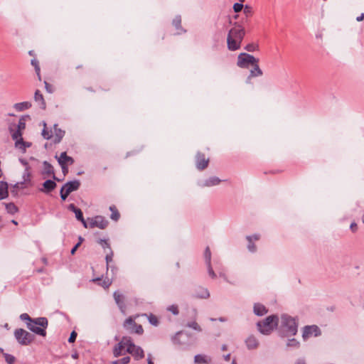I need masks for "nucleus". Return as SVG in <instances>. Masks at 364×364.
<instances>
[{
    "label": "nucleus",
    "instance_id": "nucleus-1",
    "mask_svg": "<svg viewBox=\"0 0 364 364\" xmlns=\"http://www.w3.org/2000/svg\"><path fill=\"white\" fill-rule=\"evenodd\" d=\"M245 35V31L243 27L240 25H235L229 31L227 38L228 48L232 51L240 49Z\"/></svg>",
    "mask_w": 364,
    "mask_h": 364
},
{
    "label": "nucleus",
    "instance_id": "nucleus-2",
    "mask_svg": "<svg viewBox=\"0 0 364 364\" xmlns=\"http://www.w3.org/2000/svg\"><path fill=\"white\" fill-rule=\"evenodd\" d=\"M279 317L276 315L267 316L257 323L258 331L264 335L270 334L278 326Z\"/></svg>",
    "mask_w": 364,
    "mask_h": 364
},
{
    "label": "nucleus",
    "instance_id": "nucleus-3",
    "mask_svg": "<svg viewBox=\"0 0 364 364\" xmlns=\"http://www.w3.org/2000/svg\"><path fill=\"white\" fill-rule=\"evenodd\" d=\"M26 324L28 328L33 333L42 336H46V328L48 324V319L46 318L39 317L34 319L33 322L27 323Z\"/></svg>",
    "mask_w": 364,
    "mask_h": 364
},
{
    "label": "nucleus",
    "instance_id": "nucleus-4",
    "mask_svg": "<svg viewBox=\"0 0 364 364\" xmlns=\"http://www.w3.org/2000/svg\"><path fill=\"white\" fill-rule=\"evenodd\" d=\"M297 327V323L294 318L287 315L282 316V328L287 336L296 335Z\"/></svg>",
    "mask_w": 364,
    "mask_h": 364
},
{
    "label": "nucleus",
    "instance_id": "nucleus-5",
    "mask_svg": "<svg viewBox=\"0 0 364 364\" xmlns=\"http://www.w3.org/2000/svg\"><path fill=\"white\" fill-rule=\"evenodd\" d=\"M14 336L17 341L23 346L29 345L34 339V336L23 328L16 329Z\"/></svg>",
    "mask_w": 364,
    "mask_h": 364
},
{
    "label": "nucleus",
    "instance_id": "nucleus-6",
    "mask_svg": "<svg viewBox=\"0 0 364 364\" xmlns=\"http://www.w3.org/2000/svg\"><path fill=\"white\" fill-rule=\"evenodd\" d=\"M138 316V315H136L127 318L123 326L129 332L141 335L144 333V329L141 325L137 324L134 321Z\"/></svg>",
    "mask_w": 364,
    "mask_h": 364
},
{
    "label": "nucleus",
    "instance_id": "nucleus-7",
    "mask_svg": "<svg viewBox=\"0 0 364 364\" xmlns=\"http://www.w3.org/2000/svg\"><path fill=\"white\" fill-rule=\"evenodd\" d=\"M259 63V59L246 53H240L237 57V65L242 68H247L250 65Z\"/></svg>",
    "mask_w": 364,
    "mask_h": 364
},
{
    "label": "nucleus",
    "instance_id": "nucleus-8",
    "mask_svg": "<svg viewBox=\"0 0 364 364\" xmlns=\"http://www.w3.org/2000/svg\"><path fill=\"white\" fill-rule=\"evenodd\" d=\"M89 228H98L101 230L105 229L108 225V220L102 215H97L90 218H88Z\"/></svg>",
    "mask_w": 364,
    "mask_h": 364
},
{
    "label": "nucleus",
    "instance_id": "nucleus-9",
    "mask_svg": "<svg viewBox=\"0 0 364 364\" xmlns=\"http://www.w3.org/2000/svg\"><path fill=\"white\" fill-rule=\"evenodd\" d=\"M130 342V337L124 336L121 341L114 346L113 348L114 356L117 358L124 354V350L128 348L129 343Z\"/></svg>",
    "mask_w": 364,
    "mask_h": 364
},
{
    "label": "nucleus",
    "instance_id": "nucleus-10",
    "mask_svg": "<svg viewBox=\"0 0 364 364\" xmlns=\"http://www.w3.org/2000/svg\"><path fill=\"white\" fill-rule=\"evenodd\" d=\"M127 352L131 354L136 360H139L144 357L143 349L140 346H136L131 337Z\"/></svg>",
    "mask_w": 364,
    "mask_h": 364
},
{
    "label": "nucleus",
    "instance_id": "nucleus-11",
    "mask_svg": "<svg viewBox=\"0 0 364 364\" xmlns=\"http://www.w3.org/2000/svg\"><path fill=\"white\" fill-rule=\"evenodd\" d=\"M321 334L319 328L316 325L306 326L304 327L303 331V338L306 339L311 336H318Z\"/></svg>",
    "mask_w": 364,
    "mask_h": 364
},
{
    "label": "nucleus",
    "instance_id": "nucleus-12",
    "mask_svg": "<svg viewBox=\"0 0 364 364\" xmlns=\"http://www.w3.org/2000/svg\"><path fill=\"white\" fill-rule=\"evenodd\" d=\"M58 161L62 169H66L68 171V166L72 165L74 163V160L72 157L68 156L66 152H62L60 156L58 158Z\"/></svg>",
    "mask_w": 364,
    "mask_h": 364
},
{
    "label": "nucleus",
    "instance_id": "nucleus-13",
    "mask_svg": "<svg viewBox=\"0 0 364 364\" xmlns=\"http://www.w3.org/2000/svg\"><path fill=\"white\" fill-rule=\"evenodd\" d=\"M209 163V160L205 158L204 154L198 153L196 155V167L199 170L205 169Z\"/></svg>",
    "mask_w": 364,
    "mask_h": 364
},
{
    "label": "nucleus",
    "instance_id": "nucleus-14",
    "mask_svg": "<svg viewBox=\"0 0 364 364\" xmlns=\"http://www.w3.org/2000/svg\"><path fill=\"white\" fill-rule=\"evenodd\" d=\"M57 186L56 183L54 181L52 180H46L43 183V188L40 189V191L44 193H49L52 191H53Z\"/></svg>",
    "mask_w": 364,
    "mask_h": 364
},
{
    "label": "nucleus",
    "instance_id": "nucleus-15",
    "mask_svg": "<svg viewBox=\"0 0 364 364\" xmlns=\"http://www.w3.org/2000/svg\"><path fill=\"white\" fill-rule=\"evenodd\" d=\"M65 135V131L60 129L58 124L53 126V141L55 144L60 143Z\"/></svg>",
    "mask_w": 364,
    "mask_h": 364
},
{
    "label": "nucleus",
    "instance_id": "nucleus-16",
    "mask_svg": "<svg viewBox=\"0 0 364 364\" xmlns=\"http://www.w3.org/2000/svg\"><path fill=\"white\" fill-rule=\"evenodd\" d=\"M80 186V183L78 180H74L72 181L67 182L63 185L62 188H65V191L70 193L73 191H77Z\"/></svg>",
    "mask_w": 364,
    "mask_h": 364
},
{
    "label": "nucleus",
    "instance_id": "nucleus-17",
    "mask_svg": "<svg viewBox=\"0 0 364 364\" xmlns=\"http://www.w3.org/2000/svg\"><path fill=\"white\" fill-rule=\"evenodd\" d=\"M12 138L16 140L15 145L16 147H18L20 149L23 148L25 149V142L23 140L22 138V133L20 130H16L12 134Z\"/></svg>",
    "mask_w": 364,
    "mask_h": 364
},
{
    "label": "nucleus",
    "instance_id": "nucleus-18",
    "mask_svg": "<svg viewBox=\"0 0 364 364\" xmlns=\"http://www.w3.org/2000/svg\"><path fill=\"white\" fill-rule=\"evenodd\" d=\"M193 296L196 299H207L210 296V294L207 289L198 287L196 289Z\"/></svg>",
    "mask_w": 364,
    "mask_h": 364
},
{
    "label": "nucleus",
    "instance_id": "nucleus-19",
    "mask_svg": "<svg viewBox=\"0 0 364 364\" xmlns=\"http://www.w3.org/2000/svg\"><path fill=\"white\" fill-rule=\"evenodd\" d=\"M253 69L250 70V75L247 79V82H250L252 77L262 76L263 75L262 70L259 68V63H255L253 65Z\"/></svg>",
    "mask_w": 364,
    "mask_h": 364
},
{
    "label": "nucleus",
    "instance_id": "nucleus-20",
    "mask_svg": "<svg viewBox=\"0 0 364 364\" xmlns=\"http://www.w3.org/2000/svg\"><path fill=\"white\" fill-rule=\"evenodd\" d=\"M245 344L249 350H254L259 346V341L255 336H250L245 340Z\"/></svg>",
    "mask_w": 364,
    "mask_h": 364
},
{
    "label": "nucleus",
    "instance_id": "nucleus-21",
    "mask_svg": "<svg viewBox=\"0 0 364 364\" xmlns=\"http://www.w3.org/2000/svg\"><path fill=\"white\" fill-rule=\"evenodd\" d=\"M114 299L119 308L122 311H124L125 304H124V296L119 291H115L114 293Z\"/></svg>",
    "mask_w": 364,
    "mask_h": 364
},
{
    "label": "nucleus",
    "instance_id": "nucleus-22",
    "mask_svg": "<svg viewBox=\"0 0 364 364\" xmlns=\"http://www.w3.org/2000/svg\"><path fill=\"white\" fill-rule=\"evenodd\" d=\"M9 196V186L5 181H0V200Z\"/></svg>",
    "mask_w": 364,
    "mask_h": 364
},
{
    "label": "nucleus",
    "instance_id": "nucleus-23",
    "mask_svg": "<svg viewBox=\"0 0 364 364\" xmlns=\"http://www.w3.org/2000/svg\"><path fill=\"white\" fill-rule=\"evenodd\" d=\"M254 313L257 316H261L267 313V309L263 304H259V303H256L254 305Z\"/></svg>",
    "mask_w": 364,
    "mask_h": 364
},
{
    "label": "nucleus",
    "instance_id": "nucleus-24",
    "mask_svg": "<svg viewBox=\"0 0 364 364\" xmlns=\"http://www.w3.org/2000/svg\"><path fill=\"white\" fill-rule=\"evenodd\" d=\"M43 174H45L48 176L53 175V178H55V175H54V168H53V166L47 161H44L43 164Z\"/></svg>",
    "mask_w": 364,
    "mask_h": 364
},
{
    "label": "nucleus",
    "instance_id": "nucleus-25",
    "mask_svg": "<svg viewBox=\"0 0 364 364\" xmlns=\"http://www.w3.org/2000/svg\"><path fill=\"white\" fill-rule=\"evenodd\" d=\"M93 282H97V284L105 289H108L112 284V281L109 278L102 279L99 277L95 278L92 280Z\"/></svg>",
    "mask_w": 364,
    "mask_h": 364
},
{
    "label": "nucleus",
    "instance_id": "nucleus-26",
    "mask_svg": "<svg viewBox=\"0 0 364 364\" xmlns=\"http://www.w3.org/2000/svg\"><path fill=\"white\" fill-rule=\"evenodd\" d=\"M31 107V104L29 102H23L19 103H16L14 105V108L18 112H22L25 109H28Z\"/></svg>",
    "mask_w": 364,
    "mask_h": 364
},
{
    "label": "nucleus",
    "instance_id": "nucleus-27",
    "mask_svg": "<svg viewBox=\"0 0 364 364\" xmlns=\"http://www.w3.org/2000/svg\"><path fill=\"white\" fill-rule=\"evenodd\" d=\"M173 25L178 31L177 32L178 34H181V33L186 32V31L184 29H183L182 27H181V16H176L173 20Z\"/></svg>",
    "mask_w": 364,
    "mask_h": 364
},
{
    "label": "nucleus",
    "instance_id": "nucleus-28",
    "mask_svg": "<svg viewBox=\"0 0 364 364\" xmlns=\"http://www.w3.org/2000/svg\"><path fill=\"white\" fill-rule=\"evenodd\" d=\"M69 210L73 211L75 214V217L78 220H83V214L82 210L80 208H77L75 207L74 204L69 205L68 207Z\"/></svg>",
    "mask_w": 364,
    "mask_h": 364
},
{
    "label": "nucleus",
    "instance_id": "nucleus-29",
    "mask_svg": "<svg viewBox=\"0 0 364 364\" xmlns=\"http://www.w3.org/2000/svg\"><path fill=\"white\" fill-rule=\"evenodd\" d=\"M210 361V359L208 356L202 354L196 355L194 358V362L197 364L208 363Z\"/></svg>",
    "mask_w": 364,
    "mask_h": 364
},
{
    "label": "nucleus",
    "instance_id": "nucleus-30",
    "mask_svg": "<svg viewBox=\"0 0 364 364\" xmlns=\"http://www.w3.org/2000/svg\"><path fill=\"white\" fill-rule=\"evenodd\" d=\"M109 210L111 211L110 218L114 221H117L120 218V213L118 211L117 207L115 205H111L109 207Z\"/></svg>",
    "mask_w": 364,
    "mask_h": 364
},
{
    "label": "nucleus",
    "instance_id": "nucleus-31",
    "mask_svg": "<svg viewBox=\"0 0 364 364\" xmlns=\"http://www.w3.org/2000/svg\"><path fill=\"white\" fill-rule=\"evenodd\" d=\"M220 179H219L218 177L213 176L207 179L205 183L204 186H216L220 183Z\"/></svg>",
    "mask_w": 364,
    "mask_h": 364
},
{
    "label": "nucleus",
    "instance_id": "nucleus-32",
    "mask_svg": "<svg viewBox=\"0 0 364 364\" xmlns=\"http://www.w3.org/2000/svg\"><path fill=\"white\" fill-rule=\"evenodd\" d=\"M6 210L8 213L14 215L18 210L17 206L14 203H5Z\"/></svg>",
    "mask_w": 364,
    "mask_h": 364
},
{
    "label": "nucleus",
    "instance_id": "nucleus-33",
    "mask_svg": "<svg viewBox=\"0 0 364 364\" xmlns=\"http://www.w3.org/2000/svg\"><path fill=\"white\" fill-rule=\"evenodd\" d=\"M34 99H35L36 102H38L41 107H45L46 102L44 101L43 95L41 93V92L39 90H36L35 92Z\"/></svg>",
    "mask_w": 364,
    "mask_h": 364
},
{
    "label": "nucleus",
    "instance_id": "nucleus-34",
    "mask_svg": "<svg viewBox=\"0 0 364 364\" xmlns=\"http://www.w3.org/2000/svg\"><path fill=\"white\" fill-rule=\"evenodd\" d=\"M31 65L34 67L36 73L38 76V79L41 81V68L39 65V62L37 59L33 58L31 60Z\"/></svg>",
    "mask_w": 364,
    "mask_h": 364
},
{
    "label": "nucleus",
    "instance_id": "nucleus-35",
    "mask_svg": "<svg viewBox=\"0 0 364 364\" xmlns=\"http://www.w3.org/2000/svg\"><path fill=\"white\" fill-rule=\"evenodd\" d=\"M142 316H146L149 323L151 325H153L154 326H157L159 325L158 318L156 316L154 315L153 314H142Z\"/></svg>",
    "mask_w": 364,
    "mask_h": 364
},
{
    "label": "nucleus",
    "instance_id": "nucleus-36",
    "mask_svg": "<svg viewBox=\"0 0 364 364\" xmlns=\"http://www.w3.org/2000/svg\"><path fill=\"white\" fill-rule=\"evenodd\" d=\"M0 350L3 353L5 360L8 364H14L15 363L16 358L13 355L4 353L2 349H0Z\"/></svg>",
    "mask_w": 364,
    "mask_h": 364
},
{
    "label": "nucleus",
    "instance_id": "nucleus-37",
    "mask_svg": "<svg viewBox=\"0 0 364 364\" xmlns=\"http://www.w3.org/2000/svg\"><path fill=\"white\" fill-rule=\"evenodd\" d=\"M44 128L42 131V136L46 139H50L53 138L52 131H48L46 128V124L43 123Z\"/></svg>",
    "mask_w": 364,
    "mask_h": 364
},
{
    "label": "nucleus",
    "instance_id": "nucleus-38",
    "mask_svg": "<svg viewBox=\"0 0 364 364\" xmlns=\"http://www.w3.org/2000/svg\"><path fill=\"white\" fill-rule=\"evenodd\" d=\"M204 257L205 259L206 264H211V252L209 247H207L205 250Z\"/></svg>",
    "mask_w": 364,
    "mask_h": 364
},
{
    "label": "nucleus",
    "instance_id": "nucleus-39",
    "mask_svg": "<svg viewBox=\"0 0 364 364\" xmlns=\"http://www.w3.org/2000/svg\"><path fill=\"white\" fill-rule=\"evenodd\" d=\"M246 238H247V240L249 242V244L247 245L248 250L250 252H255V250H256V245L252 242V236H247Z\"/></svg>",
    "mask_w": 364,
    "mask_h": 364
},
{
    "label": "nucleus",
    "instance_id": "nucleus-40",
    "mask_svg": "<svg viewBox=\"0 0 364 364\" xmlns=\"http://www.w3.org/2000/svg\"><path fill=\"white\" fill-rule=\"evenodd\" d=\"M259 48V46L257 44L255 43H249L247 44L245 49L247 50L248 52H254L255 50H257Z\"/></svg>",
    "mask_w": 364,
    "mask_h": 364
},
{
    "label": "nucleus",
    "instance_id": "nucleus-41",
    "mask_svg": "<svg viewBox=\"0 0 364 364\" xmlns=\"http://www.w3.org/2000/svg\"><path fill=\"white\" fill-rule=\"evenodd\" d=\"M129 362L130 358L129 356H125L121 359L114 361L113 364H128Z\"/></svg>",
    "mask_w": 364,
    "mask_h": 364
},
{
    "label": "nucleus",
    "instance_id": "nucleus-42",
    "mask_svg": "<svg viewBox=\"0 0 364 364\" xmlns=\"http://www.w3.org/2000/svg\"><path fill=\"white\" fill-rule=\"evenodd\" d=\"M97 242L102 246L103 249L108 248L109 250H111L110 245L107 240L100 239L98 240Z\"/></svg>",
    "mask_w": 364,
    "mask_h": 364
},
{
    "label": "nucleus",
    "instance_id": "nucleus-43",
    "mask_svg": "<svg viewBox=\"0 0 364 364\" xmlns=\"http://www.w3.org/2000/svg\"><path fill=\"white\" fill-rule=\"evenodd\" d=\"M113 257V252L112 250H109V252L106 255L105 259L107 262V269H108L109 264L112 261Z\"/></svg>",
    "mask_w": 364,
    "mask_h": 364
},
{
    "label": "nucleus",
    "instance_id": "nucleus-44",
    "mask_svg": "<svg viewBox=\"0 0 364 364\" xmlns=\"http://www.w3.org/2000/svg\"><path fill=\"white\" fill-rule=\"evenodd\" d=\"M287 346H291V347L298 348L299 346V343L296 339L292 338V339L289 340V341L287 343Z\"/></svg>",
    "mask_w": 364,
    "mask_h": 364
},
{
    "label": "nucleus",
    "instance_id": "nucleus-45",
    "mask_svg": "<svg viewBox=\"0 0 364 364\" xmlns=\"http://www.w3.org/2000/svg\"><path fill=\"white\" fill-rule=\"evenodd\" d=\"M20 318L21 320L23 321H28L27 323H31L34 321V319H31V318L29 316V315L28 314H22L21 316H20Z\"/></svg>",
    "mask_w": 364,
    "mask_h": 364
},
{
    "label": "nucleus",
    "instance_id": "nucleus-46",
    "mask_svg": "<svg viewBox=\"0 0 364 364\" xmlns=\"http://www.w3.org/2000/svg\"><path fill=\"white\" fill-rule=\"evenodd\" d=\"M242 2L241 3H235L234 5H233V9H234V11L237 13V12H240L243 9V5L242 4Z\"/></svg>",
    "mask_w": 364,
    "mask_h": 364
},
{
    "label": "nucleus",
    "instance_id": "nucleus-47",
    "mask_svg": "<svg viewBox=\"0 0 364 364\" xmlns=\"http://www.w3.org/2000/svg\"><path fill=\"white\" fill-rule=\"evenodd\" d=\"M168 310L171 311L174 315L178 314V309L176 305H171L168 306Z\"/></svg>",
    "mask_w": 364,
    "mask_h": 364
},
{
    "label": "nucleus",
    "instance_id": "nucleus-48",
    "mask_svg": "<svg viewBox=\"0 0 364 364\" xmlns=\"http://www.w3.org/2000/svg\"><path fill=\"white\" fill-rule=\"evenodd\" d=\"M188 326L196 331L201 330L200 326L196 321H192L189 323L188 324Z\"/></svg>",
    "mask_w": 364,
    "mask_h": 364
},
{
    "label": "nucleus",
    "instance_id": "nucleus-49",
    "mask_svg": "<svg viewBox=\"0 0 364 364\" xmlns=\"http://www.w3.org/2000/svg\"><path fill=\"white\" fill-rule=\"evenodd\" d=\"M44 84L46 91L49 93H53L54 91V87L46 81L44 82Z\"/></svg>",
    "mask_w": 364,
    "mask_h": 364
},
{
    "label": "nucleus",
    "instance_id": "nucleus-50",
    "mask_svg": "<svg viewBox=\"0 0 364 364\" xmlns=\"http://www.w3.org/2000/svg\"><path fill=\"white\" fill-rule=\"evenodd\" d=\"M243 12L244 14L248 16H252V8L247 5H246L245 7H243Z\"/></svg>",
    "mask_w": 364,
    "mask_h": 364
},
{
    "label": "nucleus",
    "instance_id": "nucleus-51",
    "mask_svg": "<svg viewBox=\"0 0 364 364\" xmlns=\"http://www.w3.org/2000/svg\"><path fill=\"white\" fill-rule=\"evenodd\" d=\"M26 128V123L23 119H20L18 123V130H23Z\"/></svg>",
    "mask_w": 364,
    "mask_h": 364
},
{
    "label": "nucleus",
    "instance_id": "nucleus-52",
    "mask_svg": "<svg viewBox=\"0 0 364 364\" xmlns=\"http://www.w3.org/2000/svg\"><path fill=\"white\" fill-rule=\"evenodd\" d=\"M60 193V197L63 200H65L70 194L69 193L65 191V188H61Z\"/></svg>",
    "mask_w": 364,
    "mask_h": 364
},
{
    "label": "nucleus",
    "instance_id": "nucleus-53",
    "mask_svg": "<svg viewBox=\"0 0 364 364\" xmlns=\"http://www.w3.org/2000/svg\"><path fill=\"white\" fill-rule=\"evenodd\" d=\"M207 267H208V274H209L210 277H211L213 279H215L216 277V274L214 272V271L211 267V264H207Z\"/></svg>",
    "mask_w": 364,
    "mask_h": 364
},
{
    "label": "nucleus",
    "instance_id": "nucleus-54",
    "mask_svg": "<svg viewBox=\"0 0 364 364\" xmlns=\"http://www.w3.org/2000/svg\"><path fill=\"white\" fill-rule=\"evenodd\" d=\"M77 333L75 331H72V333H70V337L68 338V342L69 343L75 342V339L77 338Z\"/></svg>",
    "mask_w": 364,
    "mask_h": 364
},
{
    "label": "nucleus",
    "instance_id": "nucleus-55",
    "mask_svg": "<svg viewBox=\"0 0 364 364\" xmlns=\"http://www.w3.org/2000/svg\"><path fill=\"white\" fill-rule=\"evenodd\" d=\"M80 242H78L77 244H76V245L73 247V249L71 250V252H70V253H71L72 255H74V254H75V251L77 250V249L78 248V247L80 246Z\"/></svg>",
    "mask_w": 364,
    "mask_h": 364
},
{
    "label": "nucleus",
    "instance_id": "nucleus-56",
    "mask_svg": "<svg viewBox=\"0 0 364 364\" xmlns=\"http://www.w3.org/2000/svg\"><path fill=\"white\" fill-rule=\"evenodd\" d=\"M350 229L353 232H355L357 230V225L354 223H351Z\"/></svg>",
    "mask_w": 364,
    "mask_h": 364
},
{
    "label": "nucleus",
    "instance_id": "nucleus-57",
    "mask_svg": "<svg viewBox=\"0 0 364 364\" xmlns=\"http://www.w3.org/2000/svg\"><path fill=\"white\" fill-rule=\"evenodd\" d=\"M80 221L82 223L83 226H84L85 228H89V222H88V223H87L84 218H83V220H80Z\"/></svg>",
    "mask_w": 364,
    "mask_h": 364
},
{
    "label": "nucleus",
    "instance_id": "nucleus-58",
    "mask_svg": "<svg viewBox=\"0 0 364 364\" xmlns=\"http://www.w3.org/2000/svg\"><path fill=\"white\" fill-rule=\"evenodd\" d=\"M363 18H364V14H362L360 16L357 17L356 20L358 21H361L363 20Z\"/></svg>",
    "mask_w": 364,
    "mask_h": 364
},
{
    "label": "nucleus",
    "instance_id": "nucleus-59",
    "mask_svg": "<svg viewBox=\"0 0 364 364\" xmlns=\"http://www.w3.org/2000/svg\"><path fill=\"white\" fill-rule=\"evenodd\" d=\"M252 237V240H258L259 239V235H251Z\"/></svg>",
    "mask_w": 364,
    "mask_h": 364
},
{
    "label": "nucleus",
    "instance_id": "nucleus-60",
    "mask_svg": "<svg viewBox=\"0 0 364 364\" xmlns=\"http://www.w3.org/2000/svg\"><path fill=\"white\" fill-rule=\"evenodd\" d=\"M224 358L226 361H229L230 359V354H228V355H225Z\"/></svg>",
    "mask_w": 364,
    "mask_h": 364
},
{
    "label": "nucleus",
    "instance_id": "nucleus-61",
    "mask_svg": "<svg viewBox=\"0 0 364 364\" xmlns=\"http://www.w3.org/2000/svg\"><path fill=\"white\" fill-rule=\"evenodd\" d=\"M296 364H306L304 360H299Z\"/></svg>",
    "mask_w": 364,
    "mask_h": 364
},
{
    "label": "nucleus",
    "instance_id": "nucleus-62",
    "mask_svg": "<svg viewBox=\"0 0 364 364\" xmlns=\"http://www.w3.org/2000/svg\"><path fill=\"white\" fill-rule=\"evenodd\" d=\"M147 364H154L153 361L151 360L150 356L148 358V363Z\"/></svg>",
    "mask_w": 364,
    "mask_h": 364
},
{
    "label": "nucleus",
    "instance_id": "nucleus-63",
    "mask_svg": "<svg viewBox=\"0 0 364 364\" xmlns=\"http://www.w3.org/2000/svg\"><path fill=\"white\" fill-rule=\"evenodd\" d=\"M28 54H29L30 55H33V50L29 51V52H28Z\"/></svg>",
    "mask_w": 364,
    "mask_h": 364
},
{
    "label": "nucleus",
    "instance_id": "nucleus-64",
    "mask_svg": "<svg viewBox=\"0 0 364 364\" xmlns=\"http://www.w3.org/2000/svg\"><path fill=\"white\" fill-rule=\"evenodd\" d=\"M231 364H237V363H236L235 360H233Z\"/></svg>",
    "mask_w": 364,
    "mask_h": 364
}]
</instances>
